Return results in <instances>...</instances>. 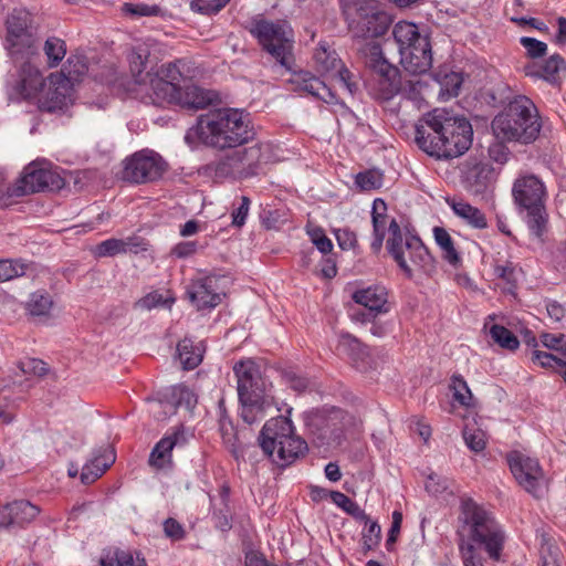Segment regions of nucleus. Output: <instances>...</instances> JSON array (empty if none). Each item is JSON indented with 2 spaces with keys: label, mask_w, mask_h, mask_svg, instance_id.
<instances>
[{
  "label": "nucleus",
  "mask_w": 566,
  "mask_h": 566,
  "mask_svg": "<svg viewBox=\"0 0 566 566\" xmlns=\"http://www.w3.org/2000/svg\"><path fill=\"white\" fill-rule=\"evenodd\" d=\"M452 388L454 390L455 400H458L463 406H468L469 400L472 398V394L464 379L459 376H453Z\"/></svg>",
  "instance_id": "bf43d9fd"
},
{
  "label": "nucleus",
  "mask_w": 566,
  "mask_h": 566,
  "mask_svg": "<svg viewBox=\"0 0 566 566\" xmlns=\"http://www.w3.org/2000/svg\"><path fill=\"white\" fill-rule=\"evenodd\" d=\"M545 186L535 175L518 177L512 187L515 203L527 210V226L536 238H541L547 227V213L543 205Z\"/></svg>",
  "instance_id": "0eeeda50"
},
{
  "label": "nucleus",
  "mask_w": 566,
  "mask_h": 566,
  "mask_svg": "<svg viewBox=\"0 0 566 566\" xmlns=\"http://www.w3.org/2000/svg\"><path fill=\"white\" fill-rule=\"evenodd\" d=\"M434 240L442 250L443 258L452 265L460 263V256L454 248L451 235L444 228L436 227L433 229Z\"/></svg>",
  "instance_id": "4c0bfd02"
},
{
  "label": "nucleus",
  "mask_w": 566,
  "mask_h": 566,
  "mask_svg": "<svg viewBox=\"0 0 566 566\" xmlns=\"http://www.w3.org/2000/svg\"><path fill=\"white\" fill-rule=\"evenodd\" d=\"M250 199L245 196L241 197L240 206L232 212V224L235 227H242L249 213Z\"/></svg>",
  "instance_id": "69168bd1"
},
{
  "label": "nucleus",
  "mask_w": 566,
  "mask_h": 566,
  "mask_svg": "<svg viewBox=\"0 0 566 566\" xmlns=\"http://www.w3.org/2000/svg\"><path fill=\"white\" fill-rule=\"evenodd\" d=\"M283 379L292 389L297 392H303L308 386L307 379L296 375L293 371H284Z\"/></svg>",
  "instance_id": "774afa93"
},
{
  "label": "nucleus",
  "mask_w": 566,
  "mask_h": 566,
  "mask_svg": "<svg viewBox=\"0 0 566 566\" xmlns=\"http://www.w3.org/2000/svg\"><path fill=\"white\" fill-rule=\"evenodd\" d=\"M73 103V85L64 74L51 73L46 86L38 97V107L42 112L56 113L64 111Z\"/></svg>",
  "instance_id": "dca6fc26"
},
{
  "label": "nucleus",
  "mask_w": 566,
  "mask_h": 566,
  "mask_svg": "<svg viewBox=\"0 0 566 566\" xmlns=\"http://www.w3.org/2000/svg\"><path fill=\"white\" fill-rule=\"evenodd\" d=\"M258 440L264 454L281 467L293 463L307 451L306 441L294 433V427L285 416L266 421Z\"/></svg>",
  "instance_id": "7ed1b4c3"
},
{
  "label": "nucleus",
  "mask_w": 566,
  "mask_h": 566,
  "mask_svg": "<svg viewBox=\"0 0 566 566\" xmlns=\"http://www.w3.org/2000/svg\"><path fill=\"white\" fill-rule=\"evenodd\" d=\"M231 0H192L190 8L201 14H216L221 11Z\"/></svg>",
  "instance_id": "09e8293b"
},
{
  "label": "nucleus",
  "mask_w": 566,
  "mask_h": 566,
  "mask_svg": "<svg viewBox=\"0 0 566 566\" xmlns=\"http://www.w3.org/2000/svg\"><path fill=\"white\" fill-rule=\"evenodd\" d=\"M129 242L119 239H108L96 247L98 256H113L127 252Z\"/></svg>",
  "instance_id": "de8ad7c7"
},
{
  "label": "nucleus",
  "mask_w": 566,
  "mask_h": 566,
  "mask_svg": "<svg viewBox=\"0 0 566 566\" xmlns=\"http://www.w3.org/2000/svg\"><path fill=\"white\" fill-rule=\"evenodd\" d=\"M329 495L337 506L342 507L346 513L352 515L354 518L365 522L366 524L370 522L369 516L365 513V511L344 493L338 491H332Z\"/></svg>",
  "instance_id": "ea45409f"
},
{
  "label": "nucleus",
  "mask_w": 566,
  "mask_h": 566,
  "mask_svg": "<svg viewBox=\"0 0 566 566\" xmlns=\"http://www.w3.org/2000/svg\"><path fill=\"white\" fill-rule=\"evenodd\" d=\"M485 101L493 105L500 106L513 101L511 87L504 82H497L484 92Z\"/></svg>",
  "instance_id": "37998d69"
},
{
  "label": "nucleus",
  "mask_w": 566,
  "mask_h": 566,
  "mask_svg": "<svg viewBox=\"0 0 566 566\" xmlns=\"http://www.w3.org/2000/svg\"><path fill=\"white\" fill-rule=\"evenodd\" d=\"M117 566H147L144 558L137 555L134 557L132 553L125 551H117L115 553Z\"/></svg>",
  "instance_id": "0e129e2a"
},
{
  "label": "nucleus",
  "mask_w": 566,
  "mask_h": 566,
  "mask_svg": "<svg viewBox=\"0 0 566 566\" xmlns=\"http://www.w3.org/2000/svg\"><path fill=\"white\" fill-rule=\"evenodd\" d=\"M27 265L9 260L0 261V282L24 275Z\"/></svg>",
  "instance_id": "603ef678"
},
{
  "label": "nucleus",
  "mask_w": 566,
  "mask_h": 566,
  "mask_svg": "<svg viewBox=\"0 0 566 566\" xmlns=\"http://www.w3.org/2000/svg\"><path fill=\"white\" fill-rule=\"evenodd\" d=\"M462 532L469 539L484 545L489 556L497 560L501 555L504 535L491 515L471 499L462 501Z\"/></svg>",
  "instance_id": "423d86ee"
},
{
  "label": "nucleus",
  "mask_w": 566,
  "mask_h": 566,
  "mask_svg": "<svg viewBox=\"0 0 566 566\" xmlns=\"http://www.w3.org/2000/svg\"><path fill=\"white\" fill-rule=\"evenodd\" d=\"M64 187V179L46 163L33 161L24 167L13 185V195L23 197L42 191H57Z\"/></svg>",
  "instance_id": "9b49d317"
},
{
  "label": "nucleus",
  "mask_w": 566,
  "mask_h": 566,
  "mask_svg": "<svg viewBox=\"0 0 566 566\" xmlns=\"http://www.w3.org/2000/svg\"><path fill=\"white\" fill-rule=\"evenodd\" d=\"M43 52L46 57L48 67H56L66 54L65 42L56 36H49L43 45Z\"/></svg>",
  "instance_id": "e433bc0d"
},
{
  "label": "nucleus",
  "mask_w": 566,
  "mask_h": 566,
  "mask_svg": "<svg viewBox=\"0 0 566 566\" xmlns=\"http://www.w3.org/2000/svg\"><path fill=\"white\" fill-rule=\"evenodd\" d=\"M356 184L361 190L378 189L382 185V174L375 169L359 172L356 176Z\"/></svg>",
  "instance_id": "8fccbe9b"
},
{
  "label": "nucleus",
  "mask_w": 566,
  "mask_h": 566,
  "mask_svg": "<svg viewBox=\"0 0 566 566\" xmlns=\"http://www.w3.org/2000/svg\"><path fill=\"white\" fill-rule=\"evenodd\" d=\"M367 32L371 38L384 34L388 28V23L384 15H371L366 20Z\"/></svg>",
  "instance_id": "680f3d73"
},
{
  "label": "nucleus",
  "mask_w": 566,
  "mask_h": 566,
  "mask_svg": "<svg viewBox=\"0 0 566 566\" xmlns=\"http://www.w3.org/2000/svg\"><path fill=\"white\" fill-rule=\"evenodd\" d=\"M492 339L502 348L514 350L518 347L517 337L506 327L501 325H492L490 328Z\"/></svg>",
  "instance_id": "a18cd8bd"
},
{
  "label": "nucleus",
  "mask_w": 566,
  "mask_h": 566,
  "mask_svg": "<svg viewBox=\"0 0 566 566\" xmlns=\"http://www.w3.org/2000/svg\"><path fill=\"white\" fill-rule=\"evenodd\" d=\"M115 453L111 448L103 450L102 454L86 463L81 472L83 484H91L96 481L114 463Z\"/></svg>",
  "instance_id": "c756f323"
},
{
  "label": "nucleus",
  "mask_w": 566,
  "mask_h": 566,
  "mask_svg": "<svg viewBox=\"0 0 566 566\" xmlns=\"http://www.w3.org/2000/svg\"><path fill=\"white\" fill-rule=\"evenodd\" d=\"M165 535L172 541H180L185 537V530L181 524L172 517L164 522Z\"/></svg>",
  "instance_id": "e2e57ef3"
},
{
  "label": "nucleus",
  "mask_w": 566,
  "mask_h": 566,
  "mask_svg": "<svg viewBox=\"0 0 566 566\" xmlns=\"http://www.w3.org/2000/svg\"><path fill=\"white\" fill-rule=\"evenodd\" d=\"M359 55L365 66L378 76L377 98L382 101L392 98L397 91L394 81L398 69L385 57L379 43L375 40L364 43L359 49Z\"/></svg>",
  "instance_id": "9d476101"
},
{
  "label": "nucleus",
  "mask_w": 566,
  "mask_h": 566,
  "mask_svg": "<svg viewBox=\"0 0 566 566\" xmlns=\"http://www.w3.org/2000/svg\"><path fill=\"white\" fill-rule=\"evenodd\" d=\"M19 368L25 375L42 377L48 373V366L44 361L36 358H27L19 364Z\"/></svg>",
  "instance_id": "6e6d98bb"
},
{
  "label": "nucleus",
  "mask_w": 566,
  "mask_h": 566,
  "mask_svg": "<svg viewBox=\"0 0 566 566\" xmlns=\"http://www.w3.org/2000/svg\"><path fill=\"white\" fill-rule=\"evenodd\" d=\"M220 431L223 442L230 448L232 453H237L238 436L231 421L226 417L220 419Z\"/></svg>",
  "instance_id": "5fc2aeb1"
},
{
  "label": "nucleus",
  "mask_w": 566,
  "mask_h": 566,
  "mask_svg": "<svg viewBox=\"0 0 566 566\" xmlns=\"http://www.w3.org/2000/svg\"><path fill=\"white\" fill-rule=\"evenodd\" d=\"M451 208L458 217L467 221L470 226L478 229L486 228V218L480 209L465 201H452Z\"/></svg>",
  "instance_id": "72a5a7b5"
},
{
  "label": "nucleus",
  "mask_w": 566,
  "mask_h": 566,
  "mask_svg": "<svg viewBox=\"0 0 566 566\" xmlns=\"http://www.w3.org/2000/svg\"><path fill=\"white\" fill-rule=\"evenodd\" d=\"M88 72V62L86 56L80 54L71 55L61 72L59 74H64L65 78L70 80L71 85H75L80 83L83 77Z\"/></svg>",
  "instance_id": "f704fd0d"
},
{
  "label": "nucleus",
  "mask_w": 566,
  "mask_h": 566,
  "mask_svg": "<svg viewBox=\"0 0 566 566\" xmlns=\"http://www.w3.org/2000/svg\"><path fill=\"white\" fill-rule=\"evenodd\" d=\"M395 84L397 87L396 94H401L403 97L410 101H418L421 98L422 90L427 86L421 80H401L398 73L395 76Z\"/></svg>",
  "instance_id": "a19ab883"
},
{
  "label": "nucleus",
  "mask_w": 566,
  "mask_h": 566,
  "mask_svg": "<svg viewBox=\"0 0 566 566\" xmlns=\"http://www.w3.org/2000/svg\"><path fill=\"white\" fill-rule=\"evenodd\" d=\"M448 489V481L438 474H430L426 482L427 492L438 495Z\"/></svg>",
  "instance_id": "338daca9"
},
{
  "label": "nucleus",
  "mask_w": 566,
  "mask_h": 566,
  "mask_svg": "<svg viewBox=\"0 0 566 566\" xmlns=\"http://www.w3.org/2000/svg\"><path fill=\"white\" fill-rule=\"evenodd\" d=\"M542 122L535 104L525 95H517L492 120L496 137L522 144L533 143L539 135Z\"/></svg>",
  "instance_id": "f03ea898"
},
{
  "label": "nucleus",
  "mask_w": 566,
  "mask_h": 566,
  "mask_svg": "<svg viewBox=\"0 0 566 566\" xmlns=\"http://www.w3.org/2000/svg\"><path fill=\"white\" fill-rule=\"evenodd\" d=\"M53 306V301L48 293L34 292L30 295L27 303V310L32 316L49 315Z\"/></svg>",
  "instance_id": "79ce46f5"
},
{
  "label": "nucleus",
  "mask_w": 566,
  "mask_h": 566,
  "mask_svg": "<svg viewBox=\"0 0 566 566\" xmlns=\"http://www.w3.org/2000/svg\"><path fill=\"white\" fill-rule=\"evenodd\" d=\"M149 76V88L154 104H178L180 101L181 82H186V77L182 75L177 63H168L163 65L160 70Z\"/></svg>",
  "instance_id": "4468645a"
},
{
  "label": "nucleus",
  "mask_w": 566,
  "mask_h": 566,
  "mask_svg": "<svg viewBox=\"0 0 566 566\" xmlns=\"http://www.w3.org/2000/svg\"><path fill=\"white\" fill-rule=\"evenodd\" d=\"M167 163L154 151H137L123 161L122 179L132 184L153 182L161 178Z\"/></svg>",
  "instance_id": "f8f14e48"
},
{
  "label": "nucleus",
  "mask_w": 566,
  "mask_h": 566,
  "mask_svg": "<svg viewBox=\"0 0 566 566\" xmlns=\"http://www.w3.org/2000/svg\"><path fill=\"white\" fill-rule=\"evenodd\" d=\"M251 33L258 39L262 48L287 70L293 64V35L286 23L268 20L256 21Z\"/></svg>",
  "instance_id": "6e6552de"
},
{
  "label": "nucleus",
  "mask_w": 566,
  "mask_h": 566,
  "mask_svg": "<svg viewBox=\"0 0 566 566\" xmlns=\"http://www.w3.org/2000/svg\"><path fill=\"white\" fill-rule=\"evenodd\" d=\"M314 60L319 72L329 75L350 94L357 90V84L352 81V74L338 57L337 53L326 43H321L315 50Z\"/></svg>",
  "instance_id": "a211bd4d"
},
{
  "label": "nucleus",
  "mask_w": 566,
  "mask_h": 566,
  "mask_svg": "<svg viewBox=\"0 0 566 566\" xmlns=\"http://www.w3.org/2000/svg\"><path fill=\"white\" fill-rule=\"evenodd\" d=\"M465 444L474 452L484 450L486 444L485 432L475 424H465L463 429Z\"/></svg>",
  "instance_id": "49530a36"
},
{
  "label": "nucleus",
  "mask_w": 566,
  "mask_h": 566,
  "mask_svg": "<svg viewBox=\"0 0 566 566\" xmlns=\"http://www.w3.org/2000/svg\"><path fill=\"white\" fill-rule=\"evenodd\" d=\"M197 403L196 395L186 386L178 385L171 387L166 394H164L163 399L158 401L159 407H169L171 411H175L177 408L184 407L187 410H192Z\"/></svg>",
  "instance_id": "c85d7f7f"
},
{
  "label": "nucleus",
  "mask_w": 566,
  "mask_h": 566,
  "mask_svg": "<svg viewBox=\"0 0 566 566\" xmlns=\"http://www.w3.org/2000/svg\"><path fill=\"white\" fill-rule=\"evenodd\" d=\"M122 11L125 14L133 17H154L160 12V8L158 6H148L145 3L125 2L122 7Z\"/></svg>",
  "instance_id": "3c124183"
},
{
  "label": "nucleus",
  "mask_w": 566,
  "mask_h": 566,
  "mask_svg": "<svg viewBox=\"0 0 566 566\" xmlns=\"http://www.w3.org/2000/svg\"><path fill=\"white\" fill-rule=\"evenodd\" d=\"M381 530L377 522H370L368 530L363 534V546L365 551L376 547L380 539Z\"/></svg>",
  "instance_id": "052dcab7"
},
{
  "label": "nucleus",
  "mask_w": 566,
  "mask_h": 566,
  "mask_svg": "<svg viewBox=\"0 0 566 566\" xmlns=\"http://www.w3.org/2000/svg\"><path fill=\"white\" fill-rule=\"evenodd\" d=\"M494 275L507 285L510 292L517 285V270L512 261L505 260L501 262L496 260L494 264Z\"/></svg>",
  "instance_id": "c03bdc74"
},
{
  "label": "nucleus",
  "mask_w": 566,
  "mask_h": 566,
  "mask_svg": "<svg viewBox=\"0 0 566 566\" xmlns=\"http://www.w3.org/2000/svg\"><path fill=\"white\" fill-rule=\"evenodd\" d=\"M188 442V437L182 427L177 428L171 434L164 437L154 447L149 455V464L157 469H163L171 463V452L174 449H180Z\"/></svg>",
  "instance_id": "5701e85b"
},
{
  "label": "nucleus",
  "mask_w": 566,
  "mask_h": 566,
  "mask_svg": "<svg viewBox=\"0 0 566 566\" xmlns=\"http://www.w3.org/2000/svg\"><path fill=\"white\" fill-rule=\"evenodd\" d=\"M233 373L237 378L239 401H259L274 398L269 394L271 385L263 378L260 366L252 359L240 360L234 364Z\"/></svg>",
  "instance_id": "ddd939ff"
},
{
  "label": "nucleus",
  "mask_w": 566,
  "mask_h": 566,
  "mask_svg": "<svg viewBox=\"0 0 566 566\" xmlns=\"http://www.w3.org/2000/svg\"><path fill=\"white\" fill-rule=\"evenodd\" d=\"M218 101V94L213 91L202 88L186 77L181 82L180 101L178 105L186 108L201 109Z\"/></svg>",
  "instance_id": "a878e982"
},
{
  "label": "nucleus",
  "mask_w": 566,
  "mask_h": 566,
  "mask_svg": "<svg viewBox=\"0 0 566 566\" xmlns=\"http://www.w3.org/2000/svg\"><path fill=\"white\" fill-rule=\"evenodd\" d=\"M525 76L543 80L552 85H560L562 78L559 73H566L565 59L555 53L551 55L543 64L536 62H528L523 66Z\"/></svg>",
  "instance_id": "412c9836"
},
{
  "label": "nucleus",
  "mask_w": 566,
  "mask_h": 566,
  "mask_svg": "<svg viewBox=\"0 0 566 566\" xmlns=\"http://www.w3.org/2000/svg\"><path fill=\"white\" fill-rule=\"evenodd\" d=\"M226 281L222 276L209 275L203 279L192 282L187 291L189 300L198 310L211 308L221 302L224 295V286L222 283Z\"/></svg>",
  "instance_id": "6ab92c4d"
},
{
  "label": "nucleus",
  "mask_w": 566,
  "mask_h": 566,
  "mask_svg": "<svg viewBox=\"0 0 566 566\" xmlns=\"http://www.w3.org/2000/svg\"><path fill=\"white\" fill-rule=\"evenodd\" d=\"M398 45L400 64L410 74L427 73L432 66L431 44L426 35H421L416 24L398 22L392 30Z\"/></svg>",
  "instance_id": "39448f33"
},
{
  "label": "nucleus",
  "mask_w": 566,
  "mask_h": 566,
  "mask_svg": "<svg viewBox=\"0 0 566 566\" xmlns=\"http://www.w3.org/2000/svg\"><path fill=\"white\" fill-rule=\"evenodd\" d=\"M241 417L248 424H252L265 416V410L275 405L274 398L260 399L259 401H240Z\"/></svg>",
  "instance_id": "c9c22d12"
},
{
  "label": "nucleus",
  "mask_w": 566,
  "mask_h": 566,
  "mask_svg": "<svg viewBox=\"0 0 566 566\" xmlns=\"http://www.w3.org/2000/svg\"><path fill=\"white\" fill-rule=\"evenodd\" d=\"M434 125L442 129V138L433 145L430 142L428 146L433 149L437 158H455L470 148L473 129L467 118L449 116L444 112L443 124L436 123Z\"/></svg>",
  "instance_id": "1a4fd4ad"
},
{
  "label": "nucleus",
  "mask_w": 566,
  "mask_h": 566,
  "mask_svg": "<svg viewBox=\"0 0 566 566\" xmlns=\"http://www.w3.org/2000/svg\"><path fill=\"white\" fill-rule=\"evenodd\" d=\"M6 40L10 55L15 60H29L38 53L36 39L32 31L21 33L19 36H7Z\"/></svg>",
  "instance_id": "7c9ffc66"
},
{
  "label": "nucleus",
  "mask_w": 566,
  "mask_h": 566,
  "mask_svg": "<svg viewBox=\"0 0 566 566\" xmlns=\"http://www.w3.org/2000/svg\"><path fill=\"white\" fill-rule=\"evenodd\" d=\"M307 233L313 244L324 254L329 253L333 249L332 241L325 235L321 228L308 229Z\"/></svg>",
  "instance_id": "13d9d810"
},
{
  "label": "nucleus",
  "mask_w": 566,
  "mask_h": 566,
  "mask_svg": "<svg viewBox=\"0 0 566 566\" xmlns=\"http://www.w3.org/2000/svg\"><path fill=\"white\" fill-rule=\"evenodd\" d=\"M338 347L349 356L353 366L361 371L366 373L373 369L374 360L367 349L356 337L350 334L340 335Z\"/></svg>",
  "instance_id": "bb28decb"
},
{
  "label": "nucleus",
  "mask_w": 566,
  "mask_h": 566,
  "mask_svg": "<svg viewBox=\"0 0 566 566\" xmlns=\"http://www.w3.org/2000/svg\"><path fill=\"white\" fill-rule=\"evenodd\" d=\"M520 42L525 48L526 55L530 59L534 60V59L542 57L547 52V44L537 39L530 38V36H523V38H521Z\"/></svg>",
  "instance_id": "864d4df0"
},
{
  "label": "nucleus",
  "mask_w": 566,
  "mask_h": 566,
  "mask_svg": "<svg viewBox=\"0 0 566 566\" xmlns=\"http://www.w3.org/2000/svg\"><path fill=\"white\" fill-rule=\"evenodd\" d=\"M177 353L184 369L191 370L202 361L205 347L201 343L193 345L191 339L184 338L177 345Z\"/></svg>",
  "instance_id": "473e14b6"
},
{
  "label": "nucleus",
  "mask_w": 566,
  "mask_h": 566,
  "mask_svg": "<svg viewBox=\"0 0 566 566\" xmlns=\"http://www.w3.org/2000/svg\"><path fill=\"white\" fill-rule=\"evenodd\" d=\"M39 514V509L29 501H15L0 512V530L23 526Z\"/></svg>",
  "instance_id": "393cba45"
},
{
  "label": "nucleus",
  "mask_w": 566,
  "mask_h": 566,
  "mask_svg": "<svg viewBox=\"0 0 566 566\" xmlns=\"http://www.w3.org/2000/svg\"><path fill=\"white\" fill-rule=\"evenodd\" d=\"M353 300L366 307L369 311V315L373 316L388 311L386 308L387 292L380 286L358 290L353 294Z\"/></svg>",
  "instance_id": "cd10ccee"
},
{
  "label": "nucleus",
  "mask_w": 566,
  "mask_h": 566,
  "mask_svg": "<svg viewBox=\"0 0 566 566\" xmlns=\"http://www.w3.org/2000/svg\"><path fill=\"white\" fill-rule=\"evenodd\" d=\"M229 486L222 485L218 492V495L212 497L216 526L221 531H228L231 528L232 512L229 505Z\"/></svg>",
  "instance_id": "2f4dec72"
},
{
  "label": "nucleus",
  "mask_w": 566,
  "mask_h": 566,
  "mask_svg": "<svg viewBox=\"0 0 566 566\" xmlns=\"http://www.w3.org/2000/svg\"><path fill=\"white\" fill-rule=\"evenodd\" d=\"M249 138L243 113L234 108H219L199 116L185 136L189 145L201 143L220 150L243 146Z\"/></svg>",
  "instance_id": "f257e3e1"
},
{
  "label": "nucleus",
  "mask_w": 566,
  "mask_h": 566,
  "mask_svg": "<svg viewBox=\"0 0 566 566\" xmlns=\"http://www.w3.org/2000/svg\"><path fill=\"white\" fill-rule=\"evenodd\" d=\"M45 86L46 80L39 67L30 61L23 62L13 84V93L20 98L32 99L39 97Z\"/></svg>",
  "instance_id": "aec40b11"
},
{
  "label": "nucleus",
  "mask_w": 566,
  "mask_h": 566,
  "mask_svg": "<svg viewBox=\"0 0 566 566\" xmlns=\"http://www.w3.org/2000/svg\"><path fill=\"white\" fill-rule=\"evenodd\" d=\"M465 188L474 195L483 193L492 182L493 168L482 161L467 160L462 168Z\"/></svg>",
  "instance_id": "4be33fe9"
},
{
  "label": "nucleus",
  "mask_w": 566,
  "mask_h": 566,
  "mask_svg": "<svg viewBox=\"0 0 566 566\" xmlns=\"http://www.w3.org/2000/svg\"><path fill=\"white\" fill-rule=\"evenodd\" d=\"M443 119L444 111L434 109L433 112L428 113L416 126V143L430 156H436V153L433 149L429 148V143L432 142L433 145L442 138V129L438 128V126L433 124H443Z\"/></svg>",
  "instance_id": "b1692460"
},
{
  "label": "nucleus",
  "mask_w": 566,
  "mask_h": 566,
  "mask_svg": "<svg viewBox=\"0 0 566 566\" xmlns=\"http://www.w3.org/2000/svg\"><path fill=\"white\" fill-rule=\"evenodd\" d=\"M460 551L464 566H484L482 557L476 553L472 543H465L462 538L460 543Z\"/></svg>",
  "instance_id": "4d7b16f0"
},
{
  "label": "nucleus",
  "mask_w": 566,
  "mask_h": 566,
  "mask_svg": "<svg viewBox=\"0 0 566 566\" xmlns=\"http://www.w3.org/2000/svg\"><path fill=\"white\" fill-rule=\"evenodd\" d=\"M507 461L518 484L534 496L539 497L546 489V479L538 461L518 451L511 452Z\"/></svg>",
  "instance_id": "2eb2a0df"
},
{
  "label": "nucleus",
  "mask_w": 566,
  "mask_h": 566,
  "mask_svg": "<svg viewBox=\"0 0 566 566\" xmlns=\"http://www.w3.org/2000/svg\"><path fill=\"white\" fill-rule=\"evenodd\" d=\"M31 17L24 10H13L7 19V36H19L30 32Z\"/></svg>",
  "instance_id": "58836bf2"
},
{
  "label": "nucleus",
  "mask_w": 566,
  "mask_h": 566,
  "mask_svg": "<svg viewBox=\"0 0 566 566\" xmlns=\"http://www.w3.org/2000/svg\"><path fill=\"white\" fill-rule=\"evenodd\" d=\"M226 156L219 164V170L234 177L247 178L256 174L262 157L259 145L249 147L239 146Z\"/></svg>",
  "instance_id": "f3484780"
},
{
  "label": "nucleus",
  "mask_w": 566,
  "mask_h": 566,
  "mask_svg": "<svg viewBox=\"0 0 566 566\" xmlns=\"http://www.w3.org/2000/svg\"><path fill=\"white\" fill-rule=\"evenodd\" d=\"M388 232V252L407 277L411 279L417 271L428 275L434 271V260L418 237L403 234L396 219H391Z\"/></svg>",
  "instance_id": "20e7f679"
}]
</instances>
